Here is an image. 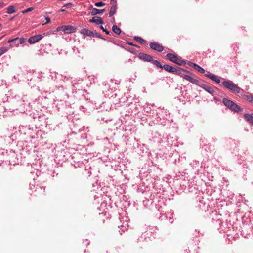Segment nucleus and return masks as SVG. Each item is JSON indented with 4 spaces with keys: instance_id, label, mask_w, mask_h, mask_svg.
<instances>
[{
    "instance_id": "23",
    "label": "nucleus",
    "mask_w": 253,
    "mask_h": 253,
    "mask_svg": "<svg viewBox=\"0 0 253 253\" xmlns=\"http://www.w3.org/2000/svg\"><path fill=\"white\" fill-rule=\"evenodd\" d=\"M104 5H105V3L102 2H97L95 3V6L96 7H101Z\"/></svg>"
},
{
    "instance_id": "21",
    "label": "nucleus",
    "mask_w": 253,
    "mask_h": 253,
    "mask_svg": "<svg viewBox=\"0 0 253 253\" xmlns=\"http://www.w3.org/2000/svg\"><path fill=\"white\" fill-rule=\"evenodd\" d=\"M153 64L154 65H155L157 67H159L161 68H162L163 67L161 65V63H160V62L157 61V60H154L153 61Z\"/></svg>"
},
{
    "instance_id": "30",
    "label": "nucleus",
    "mask_w": 253,
    "mask_h": 253,
    "mask_svg": "<svg viewBox=\"0 0 253 253\" xmlns=\"http://www.w3.org/2000/svg\"><path fill=\"white\" fill-rule=\"evenodd\" d=\"M5 6V4L3 2L0 3V7H3Z\"/></svg>"
},
{
    "instance_id": "33",
    "label": "nucleus",
    "mask_w": 253,
    "mask_h": 253,
    "mask_svg": "<svg viewBox=\"0 0 253 253\" xmlns=\"http://www.w3.org/2000/svg\"><path fill=\"white\" fill-rule=\"evenodd\" d=\"M251 101L253 102V97H252V99H251Z\"/></svg>"
},
{
    "instance_id": "31",
    "label": "nucleus",
    "mask_w": 253,
    "mask_h": 253,
    "mask_svg": "<svg viewBox=\"0 0 253 253\" xmlns=\"http://www.w3.org/2000/svg\"><path fill=\"white\" fill-rule=\"evenodd\" d=\"M139 41L140 42L142 43L144 41V40L141 38H139Z\"/></svg>"
},
{
    "instance_id": "18",
    "label": "nucleus",
    "mask_w": 253,
    "mask_h": 253,
    "mask_svg": "<svg viewBox=\"0 0 253 253\" xmlns=\"http://www.w3.org/2000/svg\"><path fill=\"white\" fill-rule=\"evenodd\" d=\"M8 50V48L6 47H2L0 48V56L6 53Z\"/></svg>"
},
{
    "instance_id": "34",
    "label": "nucleus",
    "mask_w": 253,
    "mask_h": 253,
    "mask_svg": "<svg viewBox=\"0 0 253 253\" xmlns=\"http://www.w3.org/2000/svg\"><path fill=\"white\" fill-rule=\"evenodd\" d=\"M61 11L63 12L64 11V10H61Z\"/></svg>"
},
{
    "instance_id": "7",
    "label": "nucleus",
    "mask_w": 253,
    "mask_h": 253,
    "mask_svg": "<svg viewBox=\"0 0 253 253\" xmlns=\"http://www.w3.org/2000/svg\"><path fill=\"white\" fill-rule=\"evenodd\" d=\"M76 31V28L71 25H65L64 26V32L65 34H70L74 33Z\"/></svg>"
},
{
    "instance_id": "24",
    "label": "nucleus",
    "mask_w": 253,
    "mask_h": 253,
    "mask_svg": "<svg viewBox=\"0 0 253 253\" xmlns=\"http://www.w3.org/2000/svg\"><path fill=\"white\" fill-rule=\"evenodd\" d=\"M63 31L64 32V26L58 27L56 29V31L59 32L60 31Z\"/></svg>"
},
{
    "instance_id": "20",
    "label": "nucleus",
    "mask_w": 253,
    "mask_h": 253,
    "mask_svg": "<svg viewBox=\"0 0 253 253\" xmlns=\"http://www.w3.org/2000/svg\"><path fill=\"white\" fill-rule=\"evenodd\" d=\"M208 77L209 78H210L211 79H212L215 80L217 83L220 82V80L219 79H218L217 77L215 76H214V75L211 74V75H208Z\"/></svg>"
},
{
    "instance_id": "19",
    "label": "nucleus",
    "mask_w": 253,
    "mask_h": 253,
    "mask_svg": "<svg viewBox=\"0 0 253 253\" xmlns=\"http://www.w3.org/2000/svg\"><path fill=\"white\" fill-rule=\"evenodd\" d=\"M174 73L182 77V75H184L185 71L183 70L176 69V71H175Z\"/></svg>"
},
{
    "instance_id": "25",
    "label": "nucleus",
    "mask_w": 253,
    "mask_h": 253,
    "mask_svg": "<svg viewBox=\"0 0 253 253\" xmlns=\"http://www.w3.org/2000/svg\"><path fill=\"white\" fill-rule=\"evenodd\" d=\"M13 42H14V43H13L14 45L13 44H10V48L13 47L14 46H15L16 47H18L19 46V43L18 42H16V41H14Z\"/></svg>"
},
{
    "instance_id": "32",
    "label": "nucleus",
    "mask_w": 253,
    "mask_h": 253,
    "mask_svg": "<svg viewBox=\"0 0 253 253\" xmlns=\"http://www.w3.org/2000/svg\"><path fill=\"white\" fill-rule=\"evenodd\" d=\"M111 0V2H116L115 0Z\"/></svg>"
},
{
    "instance_id": "22",
    "label": "nucleus",
    "mask_w": 253,
    "mask_h": 253,
    "mask_svg": "<svg viewBox=\"0 0 253 253\" xmlns=\"http://www.w3.org/2000/svg\"><path fill=\"white\" fill-rule=\"evenodd\" d=\"M33 9H34V8L30 7V8L26 9V10H24L22 11V13L23 14H25V13H26L27 12H30V11H32Z\"/></svg>"
},
{
    "instance_id": "3",
    "label": "nucleus",
    "mask_w": 253,
    "mask_h": 253,
    "mask_svg": "<svg viewBox=\"0 0 253 253\" xmlns=\"http://www.w3.org/2000/svg\"><path fill=\"white\" fill-rule=\"evenodd\" d=\"M167 58L171 61L174 62L179 65H182L184 63V61L182 60H181L174 54L169 53L167 54Z\"/></svg>"
},
{
    "instance_id": "2",
    "label": "nucleus",
    "mask_w": 253,
    "mask_h": 253,
    "mask_svg": "<svg viewBox=\"0 0 253 253\" xmlns=\"http://www.w3.org/2000/svg\"><path fill=\"white\" fill-rule=\"evenodd\" d=\"M223 102L226 106L235 112H238L242 110L239 106L229 99L224 98L223 100Z\"/></svg>"
},
{
    "instance_id": "4",
    "label": "nucleus",
    "mask_w": 253,
    "mask_h": 253,
    "mask_svg": "<svg viewBox=\"0 0 253 253\" xmlns=\"http://www.w3.org/2000/svg\"><path fill=\"white\" fill-rule=\"evenodd\" d=\"M42 37L41 34L37 35L29 38L28 42L30 44H34L41 40Z\"/></svg>"
},
{
    "instance_id": "10",
    "label": "nucleus",
    "mask_w": 253,
    "mask_h": 253,
    "mask_svg": "<svg viewBox=\"0 0 253 253\" xmlns=\"http://www.w3.org/2000/svg\"><path fill=\"white\" fill-rule=\"evenodd\" d=\"M89 22L91 23H94L96 24H103V21L102 19L99 17H94L91 19L89 20Z\"/></svg>"
},
{
    "instance_id": "11",
    "label": "nucleus",
    "mask_w": 253,
    "mask_h": 253,
    "mask_svg": "<svg viewBox=\"0 0 253 253\" xmlns=\"http://www.w3.org/2000/svg\"><path fill=\"white\" fill-rule=\"evenodd\" d=\"M190 65L192 67H193L195 70H197L199 72L201 73H205V70L199 66V65H197L196 64L191 63Z\"/></svg>"
},
{
    "instance_id": "9",
    "label": "nucleus",
    "mask_w": 253,
    "mask_h": 253,
    "mask_svg": "<svg viewBox=\"0 0 253 253\" xmlns=\"http://www.w3.org/2000/svg\"><path fill=\"white\" fill-rule=\"evenodd\" d=\"M111 5L112 6L109 13V16L110 17L113 16L116 12L117 9L116 2H111Z\"/></svg>"
},
{
    "instance_id": "27",
    "label": "nucleus",
    "mask_w": 253,
    "mask_h": 253,
    "mask_svg": "<svg viewBox=\"0 0 253 253\" xmlns=\"http://www.w3.org/2000/svg\"><path fill=\"white\" fill-rule=\"evenodd\" d=\"M19 43L20 44H22L25 42V39L23 38H21L19 39Z\"/></svg>"
},
{
    "instance_id": "12",
    "label": "nucleus",
    "mask_w": 253,
    "mask_h": 253,
    "mask_svg": "<svg viewBox=\"0 0 253 253\" xmlns=\"http://www.w3.org/2000/svg\"><path fill=\"white\" fill-rule=\"evenodd\" d=\"M163 67L165 70L170 73H173L176 71V69L168 65H165Z\"/></svg>"
},
{
    "instance_id": "15",
    "label": "nucleus",
    "mask_w": 253,
    "mask_h": 253,
    "mask_svg": "<svg viewBox=\"0 0 253 253\" xmlns=\"http://www.w3.org/2000/svg\"><path fill=\"white\" fill-rule=\"evenodd\" d=\"M15 12V7L13 5L9 6L7 9V13L8 14H12Z\"/></svg>"
},
{
    "instance_id": "5",
    "label": "nucleus",
    "mask_w": 253,
    "mask_h": 253,
    "mask_svg": "<svg viewBox=\"0 0 253 253\" xmlns=\"http://www.w3.org/2000/svg\"><path fill=\"white\" fill-rule=\"evenodd\" d=\"M150 47L158 52H161L163 50V46L160 44L156 42H152L150 44Z\"/></svg>"
},
{
    "instance_id": "17",
    "label": "nucleus",
    "mask_w": 253,
    "mask_h": 253,
    "mask_svg": "<svg viewBox=\"0 0 253 253\" xmlns=\"http://www.w3.org/2000/svg\"><path fill=\"white\" fill-rule=\"evenodd\" d=\"M113 31L116 34H120L121 31L120 29L116 25H114L112 27Z\"/></svg>"
},
{
    "instance_id": "14",
    "label": "nucleus",
    "mask_w": 253,
    "mask_h": 253,
    "mask_svg": "<svg viewBox=\"0 0 253 253\" xmlns=\"http://www.w3.org/2000/svg\"><path fill=\"white\" fill-rule=\"evenodd\" d=\"M104 11H105V9L99 10V9H98L96 8H93L92 10L91 14L92 15H96L98 14L103 13Z\"/></svg>"
},
{
    "instance_id": "26",
    "label": "nucleus",
    "mask_w": 253,
    "mask_h": 253,
    "mask_svg": "<svg viewBox=\"0 0 253 253\" xmlns=\"http://www.w3.org/2000/svg\"><path fill=\"white\" fill-rule=\"evenodd\" d=\"M18 39H19L18 38H14V39H10V40H8V43H11V42H13L14 41H16Z\"/></svg>"
},
{
    "instance_id": "29",
    "label": "nucleus",
    "mask_w": 253,
    "mask_h": 253,
    "mask_svg": "<svg viewBox=\"0 0 253 253\" xmlns=\"http://www.w3.org/2000/svg\"><path fill=\"white\" fill-rule=\"evenodd\" d=\"M100 28H101V29L103 31H104V32H105L107 34H109V32H108V31H107V30H105V29H104V27H103L102 26H101L100 27Z\"/></svg>"
},
{
    "instance_id": "35",
    "label": "nucleus",
    "mask_w": 253,
    "mask_h": 253,
    "mask_svg": "<svg viewBox=\"0 0 253 253\" xmlns=\"http://www.w3.org/2000/svg\"><path fill=\"white\" fill-rule=\"evenodd\" d=\"M1 26V24H0V27Z\"/></svg>"
},
{
    "instance_id": "8",
    "label": "nucleus",
    "mask_w": 253,
    "mask_h": 253,
    "mask_svg": "<svg viewBox=\"0 0 253 253\" xmlns=\"http://www.w3.org/2000/svg\"><path fill=\"white\" fill-rule=\"evenodd\" d=\"M138 56L140 59L145 61H150L152 59L150 55L144 53L139 54Z\"/></svg>"
},
{
    "instance_id": "16",
    "label": "nucleus",
    "mask_w": 253,
    "mask_h": 253,
    "mask_svg": "<svg viewBox=\"0 0 253 253\" xmlns=\"http://www.w3.org/2000/svg\"><path fill=\"white\" fill-rule=\"evenodd\" d=\"M81 33L84 35H86L87 36H91V34H92V32L89 30L84 29L82 30Z\"/></svg>"
},
{
    "instance_id": "1",
    "label": "nucleus",
    "mask_w": 253,
    "mask_h": 253,
    "mask_svg": "<svg viewBox=\"0 0 253 253\" xmlns=\"http://www.w3.org/2000/svg\"><path fill=\"white\" fill-rule=\"evenodd\" d=\"M223 85L233 93H238L240 91V88L231 81H225L222 83Z\"/></svg>"
},
{
    "instance_id": "6",
    "label": "nucleus",
    "mask_w": 253,
    "mask_h": 253,
    "mask_svg": "<svg viewBox=\"0 0 253 253\" xmlns=\"http://www.w3.org/2000/svg\"><path fill=\"white\" fill-rule=\"evenodd\" d=\"M182 77L186 80L195 84H197L198 82V80L193 78L190 75L184 73V75H182Z\"/></svg>"
},
{
    "instance_id": "13",
    "label": "nucleus",
    "mask_w": 253,
    "mask_h": 253,
    "mask_svg": "<svg viewBox=\"0 0 253 253\" xmlns=\"http://www.w3.org/2000/svg\"><path fill=\"white\" fill-rule=\"evenodd\" d=\"M244 117L250 123H251L252 125H253V114L252 115L247 114H245L244 115Z\"/></svg>"
},
{
    "instance_id": "28",
    "label": "nucleus",
    "mask_w": 253,
    "mask_h": 253,
    "mask_svg": "<svg viewBox=\"0 0 253 253\" xmlns=\"http://www.w3.org/2000/svg\"><path fill=\"white\" fill-rule=\"evenodd\" d=\"M45 19L46 20V22L44 24H43V25H45L47 23H49L50 22V19L49 17H45Z\"/></svg>"
}]
</instances>
